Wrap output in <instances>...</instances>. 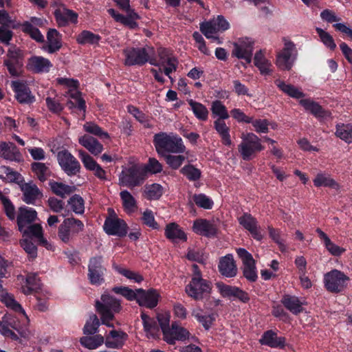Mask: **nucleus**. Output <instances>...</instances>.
<instances>
[{
	"label": "nucleus",
	"instance_id": "4d7b16f0",
	"mask_svg": "<svg viewBox=\"0 0 352 352\" xmlns=\"http://www.w3.org/2000/svg\"><path fill=\"white\" fill-rule=\"evenodd\" d=\"M180 171L190 181H197L201 177L200 170L190 164L184 166Z\"/></svg>",
	"mask_w": 352,
	"mask_h": 352
},
{
	"label": "nucleus",
	"instance_id": "aec40b11",
	"mask_svg": "<svg viewBox=\"0 0 352 352\" xmlns=\"http://www.w3.org/2000/svg\"><path fill=\"white\" fill-rule=\"evenodd\" d=\"M37 217V212L35 210L27 207H20L17 215V225L19 231L31 225Z\"/></svg>",
	"mask_w": 352,
	"mask_h": 352
},
{
	"label": "nucleus",
	"instance_id": "f257e3e1",
	"mask_svg": "<svg viewBox=\"0 0 352 352\" xmlns=\"http://www.w3.org/2000/svg\"><path fill=\"white\" fill-rule=\"evenodd\" d=\"M153 142L156 151L162 155L164 154V151L179 153L185 151V146L182 144L181 138L167 135L166 133L155 134Z\"/></svg>",
	"mask_w": 352,
	"mask_h": 352
},
{
	"label": "nucleus",
	"instance_id": "2eb2a0df",
	"mask_svg": "<svg viewBox=\"0 0 352 352\" xmlns=\"http://www.w3.org/2000/svg\"><path fill=\"white\" fill-rule=\"evenodd\" d=\"M11 86L15 94V98L21 104H30L35 101V97L28 85L20 80L12 81Z\"/></svg>",
	"mask_w": 352,
	"mask_h": 352
},
{
	"label": "nucleus",
	"instance_id": "4468645a",
	"mask_svg": "<svg viewBox=\"0 0 352 352\" xmlns=\"http://www.w3.org/2000/svg\"><path fill=\"white\" fill-rule=\"evenodd\" d=\"M126 56L124 64L126 65H144L149 62L150 56L146 48H129L124 50Z\"/></svg>",
	"mask_w": 352,
	"mask_h": 352
},
{
	"label": "nucleus",
	"instance_id": "c85d7f7f",
	"mask_svg": "<svg viewBox=\"0 0 352 352\" xmlns=\"http://www.w3.org/2000/svg\"><path fill=\"white\" fill-rule=\"evenodd\" d=\"M260 342L262 344H265L272 348L279 347L283 349L285 345V338L284 337H278L274 331L268 330L263 333Z\"/></svg>",
	"mask_w": 352,
	"mask_h": 352
},
{
	"label": "nucleus",
	"instance_id": "f704fd0d",
	"mask_svg": "<svg viewBox=\"0 0 352 352\" xmlns=\"http://www.w3.org/2000/svg\"><path fill=\"white\" fill-rule=\"evenodd\" d=\"M313 182L316 187H329L336 190L340 189V185L336 180L323 173H318L313 180Z\"/></svg>",
	"mask_w": 352,
	"mask_h": 352
},
{
	"label": "nucleus",
	"instance_id": "79ce46f5",
	"mask_svg": "<svg viewBox=\"0 0 352 352\" xmlns=\"http://www.w3.org/2000/svg\"><path fill=\"white\" fill-rule=\"evenodd\" d=\"M224 119H217L214 122V127L217 132L221 135L223 142L226 145H230L232 142L229 134V128L226 126Z\"/></svg>",
	"mask_w": 352,
	"mask_h": 352
},
{
	"label": "nucleus",
	"instance_id": "6ab92c4d",
	"mask_svg": "<svg viewBox=\"0 0 352 352\" xmlns=\"http://www.w3.org/2000/svg\"><path fill=\"white\" fill-rule=\"evenodd\" d=\"M62 47V36L56 29H49L47 33V41L43 46V50L54 54Z\"/></svg>",
	"mask_w": 352,
	"mask_h": 352
},
{
	"label": "nucleus",
	"instance_id": "4c0bfd02",
	"mask_svg": "<svg viewBox=\"0 0 352 352\" xmlns=\"http://www.w3.org/2000/svg\"><path fill=\"white\" fill-rule=\"evenodd\" d=\"M276 86L285 94L294 98H301L305 94L298 88L291 84H286L285 82L276 80L275 81Z\"/></svg>",
	"mask_w": 352,
	"mask_h": 352
},
{
	"label": "nucleus",
	"instance_id": "dca6fc26",
	"mask_svg": "<svg viewBox=\"0 0 352 352\" xmlns=\"http://www.w3.org/2000/svg\"><path fill=\"white\" fill-rule=\"evenodd\" d=\"M216 285L223 297L233 296L243 302H248L250 300L248 294L239 287L228 285L223 283H217Z\"/></svg>",
	"mask_w": 352,
	"mask_h": 352
},
{
	"label": "nucleus",
	"instance_id": "ea45409f",
	"mask_svg": "<svg viewBox=\"0 0 352 352\" xmlns=\"http://www.w3.org/2000/svg\"><path fill=\"white\" fill-rule=\"evenodd\" d=\"M162 187L158 184L146 185L144 186L143 196L148 200H157L162 195Z\"/></svg>",
	"mask_w": 352,
	"mask_h": 352
},
{
	"label": "nucleus",
	"instance_id": "49530a36",
	"mask_svg": "<svg viewBox=\"0 0 352 352\" xmlns=\"http://www.w3.org/2000/svg\"><path fill=\"white\" fill-rule=\"evenodd\" d=\"M20 232H22L23 236H27V239H31L34 237L38 240L43 234L42 227L38 223L31 224Z\"/></svg>",
	"mask_w": 352,
	"mask_h": 352
},
{
	"label": "nucleus",
	"instance_id": "7c9ffc66",
	"mask_svg": "<svg viewBox=\"0 0 352 352\" xmlns=\"http://www.w3.org/2000/svg\"><path fill=\"white\" fill-rule=\"evenodd\" d=\"M234 49L232 54L238 58L243 59L247 63H251L253 47L251 43L248 45L234 43Z\"/></svg>",
	"mask_w": 352,
	"mask_h": 352
},
{
	"label": "nucleus",
	"instance_id": "2f4dec72",
	"mask_svg": "<svg viewBox=\"0 0 352 352\" xmlns=\"http://www.w3.org/2000/svg\"><path fill=\"white\" fill-rule=\"evenodd\" d=\"M79 143L95 155L100 154L103 149L102 145L92 136L85 135L79 138Z\"/></svg>",
	"mask_w": 352,
	"mask_h": 352
},
{
	"label": "nucleus",
	"instance_id": "338daca9",
	"mask_svg": "<svg viewBox=\"0 0 352 352\" xmlns=\"http://www.w3.org/2000/svg\"><path fill=\"white\" fill-rule=\"evenodd\" d=\"M20 243L30 258H35L37 256V248L31 239H23L20 241Z\"/></svg>",
	"mask_w": 352,
	"mask_h": 352
},
{
	"label": "nucleus",
	"instance_id": "473e14b6",
	"mask_svg": "<svg viewBox=\"0 0 352 352\" xmlns=\"http://www.w3.org/2000/svg\"><path fill=\"white\" fill-rule=\"evenodd\" d=\"M165 236L168 239L173 241H175L176 240L186 241L187 240L186 234L176 223H170L166 225L165 228Z\"/></svg>",
	"mask_w": 352,
	"mask_h": 352
},
{
	"label": "nucleus",
	"instance_id": "423d86ee",
	"mask_svg": "<svg viewBox=\"0 0 352 352\" xmlns=\"http://www.w3.org/2000/svg\"><path fill=\"white\" fill-rule=\"evenodd\" d=\"M107 268L103 265V257L96 256L89 259L87 277L91 285H100L104 282Z\"/></svg>",
	"mask_w": 352,
	"mask_h": 352
},
{
	"label": "nucleus",
	"instance_id": "13d9d810",
	"mask_svg": "<svg viewBox=\"0 0 352 352\" xmlns=\"http://www.w3.org/2000/svg\"><path fill=\"white\" fill-rule=\"evenodd\" d=\"M68 204L71 205L72 209L75 213L82 214L84 212V200L80 195H73L68 200Z\"/></svg>",
	"mask_w": 352,
	"mask_h": 352
},
{
	"label": "nucleus",
	"instance_id": "a878e982",
	"mask_svg": "<svg viewBox=\"0 0 352 352\" xmlns=\"http://www.w3.org/2000/svg\"><path fill=\"white\" fill-rule=\"evenodd\" d=\"M192 229L195 233L208 237L213 236L217 233L216 227L209 221L203 219L195 220Z\"/></svg>",
	"mask_w": 352,
	"mask_h": 352
},
{
	"label": "nucleus",
	"instance_id": "09e8293b",
	"mask_svg": "<svg viewBox=\"0 0 352 352\" xmlns=\"http://www.w3.org/2000/svg\"><path fill=\"white\" fill-rule=\"evenodd\" d=\"M126 14V16H118V18L120 19L118 22L131 29L137 28L138 25L135 22V20L140 19V16L135 11H129V12Z\"/></svg>",
	"mask_w": 352,
	"mask_h": 352
},
{
	"label": "nucleus",
	"instance_id": "72a5a7b5",
	"mask_svg": "<svg viewBox=\"0 0 352 352\" xmlns=\"http://www.w3.org/2000/svg\"><path fill=\"white\" fill-rule=\"evenodd\" d=\"M300 104L316 117L323 118L327 116V111L318 102L311 99H301Z\"/></svg>",
	"mask_w": 352,
	"mask_h": 352
},
{
	"label": "nucleus",
	"instance_id": "b1692460",
	"mask_svg": "<svg viewBox=\"0 0 352 352\" xmlns=\"http://www.w3.org/2000/svg\"><path fill=\"white\" fill-rule=\"evenodd\" d=\"M0 157L16 162H20L22 160L21 153L16 145L12 142H3L0 143Z\"/></svg>",
	"mask_w": 352,
	"mask_h": 352
},
{
	"label": "nucleus",
	"instance_id": "e2e57ef3",
	"mask_svg": "<svg viewBox=\"0 0 352 352\" xmlns=\"http://www.w3.org/2000/svg\"><path fill=\"white\" fill-rule=\"evenodd\" d=\"M7 57L4 62H10L11 64L23 65V54L21 50L15 48L10 49L8 51Z\"/></svg>",
	"mask_w": 352,
	"mask_h": 352
},
{
	"label": "nucleus",
	"instance_id": "20e7f679",
	"mask_svg": "<svg viewBox=\"0 0 352 352\" xmlns=\"http://www.w3.org/2000/svg\"><path fill=\"white\" fill-rule=\"evenodd\" d=\"M261 139L253 133H247L242 142L239 145V152L243 160H250L255 156L256 152L263 150Z\"/></svg>",
	"mask_w": 352,
	"mask_h": 352
},
{
	"label": "nucleus",
	"instance_id": "4be33fe9",
	"mask_svg": "<svg viewBox=\"0 0 352 352\" xmlns=\"http://www.w3.org/2000/svg\"><path fill=\"white\" fill-rule=\"evenodd\" d=\"M189 332L186 329L177 326L173 323L170 328L164 336V340L170 344H174L175 341L184 340L189 337Z\"/></svg>",
	"mask_w": 352,
	"mask_h": 352
},
{
	"label": "nucleus",
	"instance_id": "e433bc0d",
	"mask_svg": "<svg viewBox=\"0 0 352 352\" xmlns=\"http://www.w3.org/2000/svg\"><path fill=\"white\" fill-rule=\"evenodd\" d=\"M335 135L344 140L345 142L350 144L352 142V123L349 124H338L336 126Z\"/></svg>",
	"mask_w": 352,
	"mask_h": 352
},
{
	"label": "nucleus",
	"instance_id": "a18cd8bd",
	"mask_svg": "<svg viewBox=\"0 0 352 352\" xmlns=\"http://www.w3.org/2000/svg\"><path fill=\"white\" fill-rule=\"evenodd\" d=\"M104 342V337L100 335H96L91 337H82L80 340V342L85 347L94 349L100 346Z\"/></svg>",
	"mask_w": 352,
	"mask_h": 352
},
{
	"label": "nucleus",
	"instance_id": "7ed1b4c3",
	"mask_svg": "<svg viewBox=\"0 0 352 352\" xmlns=\"http://www.w3.org/2000/svg\"><path fill=\"white\" fill-rule=\"evenodd\" d=\"M350 278L344 272L338 270H332L324 276V284L327 290L331 293L338 294L344 291Z\"/></svg>",
	"mask_w": 352,
	"mask_h": 352
},
{
	"label": "nucleus",
	"instance_id": "774afa93",
	"mask_svg": "<svg viewBox=\"0 0 352 352\" xmlns=\"http://www.w3.org/2000/svg\"><path fill=\"white\" fill-rule=\"evenodd\" d=\"M211 110L213 114L219 116V119H227L229 117L226 107L219 100L212 102Z\"/></svg>",
	"mask_w": 352,
	"mask_h": 352
},
{
	"label": "nucleus",
	"instance_id": "6e6d98bb",
	"mask_svg": "<svg viewBox=\"0 0 352 352\" xmlns=\"http://www.w3.org/2000/svg\"><path fill=\"white\" fill-rule=\"evenodd\" d=\"M0 24L6 28L12 29H16L20 26V23L12 19L5 10H0Z\"/></svg>",
	"mask_w": 352,
	"mask_h": 352
},
{
	"label": "nucleus",
	"instance_id": "c9c22d12",
	"mask_svg": "<svg viewBox=\"0 0 352 352\" xmlns=\"http://www.w3.org/2000/svg\"><path fill=\"white\" fill-rule=\"evenodd\" d=\"M281 302L285 308L294 314L296 315L302 311L303 308L302 304L296 296L285 295L281 300Z\"/></svg>",
	"mask_w": 352,
	"mask_h": 352
},
{
	"label": "nucleus",
	"instance_id": "6e6552de",
	"mask_svg": "<svg viewBox=\"0 0 352 352\" xmlns=\"http://www.w3.org/2000/svg\"><path fill=\"white\" fill-rule=\"evenodd\" d=\"M146 173L140 168L133 166L120 175V184L129 188L140 186L145 179Z\"/></svg>",
	"mask_w": 352,
	"mask_h": 352
},
{
	"label": "nucleus",
	"instance_id": "a211bd4d",
	"mask_svg": "<svg viewBox=\"0 0 352 352\" xmlns=\"http://www.w3.org/2000/svg\"><path fill=\"white\" fill-rule=\"evenodd\" d=\"M20 187L23 192L22 199L28 204H34L36 200L43 197V192L32 182L24 183Z\"/></svg>",
	"mask_w": 352,
	"mask_h": 352
},
{
	"label": "nucleus",
	"instance_id": "680f3d73",
	"mask_svg": "<svg viewBox=\"0 0 352 352\" xmlns=\"http://www.w3.org/2000/svg\"><path fill=\"white\" fill-rule=\"evenodd\" d=\"M113 267L118 272L130 280H134L137 283H140L142 280H143L142 276L138 273L125 268H122L115 263L113 264Z\"/></svg>",
	"mask_w": 352,
	"mask_h": 352
},
{
	"label": "nucleus",
	"instance_id": "603ef678",
	"mask_svg": "<svg viewBox=\"0 0 352 352\" xmlns=\"http://www.w3.org/2000/svg\"><path fill=\"white\" fill-rule=\"evenodd\" d=\"M100 320L96 314L91 315L87 321L84 328L83 333L85 335H93L96 333L100 326Z\"/></svg>",
	"mask_w": 352,
	"mask_h": 352
},
{
	"label": "nucleus",
	"instance_id": "69168bd1",
	"mask_svg": "<svg viewBox=\"0 0 352 352\" xmlns=\"http://www.w3.org/2000/svg\"><path fill=\"white\" fill-rule=\"evenodd\" d=\"M195 204L204 209H210L212 207L213 201L204 194H195L192 197Z\"/></svg>",
	"mask_w": 352,
	"mask_h": 352
},
{
	"label": "nucleus",
	"instance_id": "f8f14e48",
	"mask_svg": "<svg viewBox=\"0 0 352 352\" xmlns=\"http://www.w3.org/2000/svg\"><path fill=\"white\" fill-rule=\"evenodd\" d=\"M57 157L60 166L68 175H75L80 172V163L68 151L58 152Z\"/></svg>",
	"mask_w": 352,
	"mask_h": 352
},
{
	"label": "nucleus",
	"instance_id": "37998d69",
	"mask_svg": "<svg viewBox=\"0 0 352 352\" xmlns=\"http://www.w3.org/2000/svg\"><path fill=\"white\" fill-rule=\"evenodd\" d=\"M188 104L190 106L194 114L200 120H206L208 118V111L201 103L189 100Z\"/></svg>",
	"mask_w": 352,
	"mask_h": 352
},
{
	"label": "nucleus",
	"instance_id": "0e129e2a",
	"mask_svg": "<svg viewBox=\"0 0 352 352\" xmlns=\"http://www.w3.org/2000/svg\"><path fill=\"white\" fill-rule=\"evenodd\" d=\"M316 30L323 44L330 48V50H334L336 47V45L333 37L327 32L320 28H316Z\"/></svg>",
	"mask_w": 352,
	"mask_h": 352
},
{
	"label": "nucleus",
	"instance_id": "052dcab7",
	"mask_svg": "<svg viewBox=\"0 0 352 352\" xmlns=\"http://www.w3.org/2000/svg\"><path fill=\"white\" fill-rule=\"evenodd\" d=\"M192 316H195L197 320L202 324L206 329H208L213 321L214 320V315H203L201 310H194L192 311Z\"/></svg>",
	"mask_w": 352,
	"mask_h": 352
},
{
	"label": "nucleus",
	"instance_id": "f3484780",
	"mask_svg": "<svg viewBox=\"0 0 352 352\" xmlns=\"http://www.w3.org/2000/svg\"><path fill=\"white\" fill-rule=\"evenodd\" d=\"M136 292L139 294L137 301L140 306L150 309L157 306L160 295L155 289H150L145 292L142 289H136Z\"/></svg>",
	"mask_w": 352,
	"mask_h": 352
},
{
	"label": "nucleus",
	"instance_id": "a19ab883",
	"mask_svg": "<svg viewBox=\"0 0 352 352\" xmlns=\"http://www.w3.org/2000/svg\"><path fill=\"white\" fill-rule=\"evenodd\" d=\"M50 186L52 192L62 198H65L66 195H69L76 190L75 186L56 182L50 183Z\"/></svg>",
	"mask_w": 352,
	"mask_h": 352
},
{
	"label": "nucleus",
	"instance_id": "9d476101",
	"mask_svg": "<svg viewBox=\"0 0 352 352\" xmlns=\"http://www.w3.org/2000/svg\"><path fill=\"white\" fill-rule=\"evenodd\" d=\"M111 217H107L104 221V230L109 235L124 236L127 233V225L122 219L118 218L114 211L109 208Z\"/></svg>",
	"mask_w": 352,
	"mask_h": 352
},
{
	"label": "nucleus",
	"instance_id": "bf43d9fd",
	"mask_svg": "<svg viewBox=\"0 0 352 352\" xmlns=\"http://www.w3.org/2000/svg\"><path fill=\"white\" fill-rule=\"evenodd\" d=\"M162 156L164 157L167 164L175 170L179 168L186 159L185 157L182 155H173L170 154H162Z\"/></svg>",
	"mask_w": 352,
	"mask_h": 352
},
{
	"label": "nucleus",
	"instance_id": "39448f33",
	"mask_svg": "<svg viewBox=\"0 0 352 352\" xmlns=\"http://www.w3.org/2000/svg\"><path fill=\"white\" fill-rule=\"evenodd\" d=\"M212 284L201 277H192L190 283L186 287L187 294L196 300L207 297L211 292Z\"/></svg>",
	"mask_w": 352,
	"mask_h": 352
},
{
	"label": "nucleus",
	"instance_id": "bb28decb",
	"mask_svg": "<svg viewBox=\"0 0 352 352\" xmlns=\"http://www.w3.org/2000/svg\"><path fill=\"white\" fill-rule=\"evenodd\" d=\"M52 67L51 62L42 56H33L28 60V69L35 73L48 72Z\"/></svg>",
	"mask_w": 352,
	"mask_h": 352
},
{
	"label": "nucleus",
	"instance_id": "c756f323",
	"mask_svg": "<svg viewBox=\"0 0 352 352\" xmlns=\"http://www.w3.org/2000/svg\"><path fill=\"white\" fill-rule=\"evenodd\" d=\"M200 31L207 38L216 41L219 44L222 43L219 37L215 36L217 32H220V30L214 19L201 23Z\"/></svg>",
	"mask_w": 352,
	"mask_h": 352
},
{
	"label": "nucleus",
	"instance_id": "393cba45",
	"mask_svg": "<svg viewBox=\"0 0 352 352\" xmlns=\"http://www.w3.org/2000/svg\"><path fill=\"white\" fill-rule=\"evenodd\" d=\"M127 334L122 331L111 330L106 336L104 344L107 348L120 349L127 339Z\"/></svg>",
	"mask_w": 352,
	"mask_h": 352
},
{
	"label": "nucleus",
	"instance_id": "f03ea898",
	"mask_svg": "<svg viewBox=\"0 0 352 352\" xmlns=\"http://www.w3.org/2000/svg\"><path fill=\"white\" fill-rule=\"evenodd\" d=\"M84 230L83 223L74 217H69L62 222L58 229V237L65 243H69L75 236Z\"/></svg>",
	"mask_w": 352,
	"mask_h": 352
},
{
	"label": "nucleus",
	"instance_id": "cd10ccee",
	"mask_svg": "<svg viewBox=\"0 0 352 352\" xmlns=\"http://www.w3.org/2000/svg\"><path fill=\"white\" fill-rule=\"evenodd\" d=\"M54 16L59 26H65L69 22L76 23L78 19L76 12L65 8L56 9Z\"/></svg>",
	"mask_w": 352,
	"mask_h": 352
},
{
	"label": "nucleus",
	"instance_id": "0eeeda50",
	"mask_svg": "<svg viewBox=\"0 0 352 352\" xmlns=\"http://www.w3.org/2000/svg\"><path fill=\"white\" fill-rule=\"evenodd\" d=\"M158 60L156 58H149V63L155 66L164 67V72L170 78V74L176 71L177 67V60L169 53L165 48L160 47L157 49Z\"/></svg>",
	"mask_w": 352,
	"mask_h": 352
},
{
	"label": "nucleus",
	"instance_id": "1a4fd4ad",
	"mask_svg": "<svg viewBox=\"0 0 352 352\" xmlns=\"http://www.w3.org/2000/svg\"><path fill=\"white\" fill-rule=\"evenodd\" d=\"M236 252L242 261L241 270L243 276L250 282H255L258 276L256 271V262L252 254L243 248H239Z\"/></svg>",
	"mask_w": 352,
	"mask_h": 352
},
{
	"label": "nucleus",
	"instance_id": "de8ad7c7",
	"mask_svg": "<svg viewBox=\"0 0 352 352\" xmlns=\"http://www.w3.org/2000/svg\"><path fill=\"white\" fill-rule=\"evenodd\" d=\"M22 26L23 32L29 34L32 38L38 43H43L45 41L44 37L39 30L34 27L32 23L27 21L25 22Z\"/></svg>",
	"mask_w": 352,
	"mask_h": 352
},
{
	"label": "nucleus",
	"instance_id": "8fccbe9b",
	"mask_svg": "<svg viewBox=\"0 0 352 352\" xmlns=\"http://www.w3.org/2000/svg\"><path fill=\"white\" fill-rule=\"evenodd\" d=\"M120 195L124 209L129 212L134 211L135 208L137 207V204L133 195L127 190L122 191Z\"/></svg>",
	"mask_w": 352,
	"mask_h": 352
},
{
	"label": "nucleus",
	"instance_id": "3c124183",
	"mask_svg": "<svg viewBox=\"0 0 352 352\" xmlns=\"http://www.w3.org/2000/svg\"><path fill=\"white\" fill-rule=\"evenodd\" d=\"M0 300L3 302L6 307L16 311H22L21 305L14 300L13 296L9 294L6 291H2L0 294Z\"/></svg>",
	"mask_w": 352,
	"mask_h": 352
},
{
	"label": "nucleus",
	"instance_id": "ddd939ff",
	"mask_svg": "<svg viewBox=\"0 0 352 352\" xmlns=\"http://www.w3.org/2000/svg\"><path fill=\"white\" fill-rule=\"evenodd\" d=\"M119 300L108 294H103L100 300H96V309L100 315L118 313L120 310Z\"/></svg>",
	"mask_w": 352,
	"mask_h": 352
},
{
	"label": "nucleus",
	"instance_id": "412c9836",
	"mask_svg": "<svg viewBox=\"0 0 352 352\" xmlns=\"http://www.w3.org/2000/svg\"><path fill=\"white\" fill-rule=\"evenodd\" d=\"M239 223L248 230L255 239L258 241L262 239L263 236L258 230L257 221L252 214L244 213L239 218Z\"/></svg>",
	"mask_w": 352,
	"mask_h": 352
},
{
	"label": "nucleus",
	"instance_id": "5701e85b",
	"mask_svg": "<svg viewBox=\"0 0 352 352\" xmlns=\"http://www.w3.org/2000/svg\"><path fill=\"white\" fill-rule=\"evenodd\" d=\"M220 273L226 277H234L236 275L237 267L232 254L222 257L219 263Z\"/></svg>",
	"mask_w": 352,
	"mask_h": 352
},
{
	"label": "nucleus",
	"instance_id": "864d4df0",
	"mask_svg": "<svg viewBox=\"0 0 352 352\" xmlns=\"http://www.w3.org/2000/svg\"><path fill=\"white\" fill-rule=\"evenodd\" d=\"M100 37L99 35L95 34L89 31H82L76 38V41L79 44H95L97 43Z\"/></svg>",
	"mask_w": 352,
	"mask_h": 352
},
{
	"label": "nucleus",
	"instance_id": "9b49d317",
	"mask_svg": "<svg viewBox=\"0 0 352 352\" xmlns=\"http://www.w3.org/2000/svg\"><path fill=\"white\" fill-rule=\"evenodd\" d=\"M295 52V45L291 41H286L285 46L276 58V64L282 70H290L293 65Z\"/></svg>",
	"mask_w": 352,
	"mask_h": 352
},
{
	"label": "nucleus",
	"instance_id": "58836bf2",
	"mask_svg": "<svg viewBox=\"0 0 352 352\" xmlns=\"http://www.w3.org/2000/svg\"><path fill=\"white\" fill-rule=\"evenodd\" d=\"M254 63L262 74L266 75L271 73V63L265 58L262 50H260L255 54Z\"/></svg>",
	"mask_w": 352,
	"mask_h": 352
},
{
	"label": "nucleus",
	"instance_id": "5fc2aeb1",
	"mask_svg": "<svg viewBox=\"0 0 352 352\" xmlns=\"http://www.w3.org/2000/svg\"><path fill=\"white\" fill-rule=\"evenodd\" d=\"M83 128L86 132L99 138H109V135L107 132L103 131L98 125L92 122H86Z\"/></svg>",
	"mask_w": 352,
	"mask_h": 352
},
{
	"label": "nucleus",
	"instance_id": "c03bdc74",
	"mask_svg": "<svg viewBox=\"0 0 352 352\" xmlns=\"http://www.w3.org/2000/svg\"><path fill=\"white\" fill-rule=\"evenodd\" d=\"M32 170L37 176V178L42 182L47 180L50 175L48 167L44 163L34 162L32 164Z\"/></svg>",
	"mask_w": 352,
	"mask_h": 352
}]
</instances>
